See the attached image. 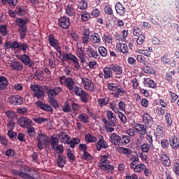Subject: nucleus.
<instances>
[{"instance_id": "obj_1", "label": "nucleus", "mask_w": 179, "mask_h": 179, "mask_svg": "<svg viewBox=\"0 0 179 179\" xmlns=\"http://www.w3.org/2000/svg\"><path fill=\"white\" fill-rule=\"evenodd\" d=\"M48 102L51 106L55 108H58V101L55 99V97L62 92V87H55L54 89L51 87L46 88Z\"/></svg>"}, {"instance_id": "obj_2", "label": "nucleus", "mask_w": 179, "mask_h": 179, "mask_svg": "<svg viewBox=\"0 0 179 179\" xmlns=\"http://www.w3.org/2000/svg\"><path fill=\"white\" fill-rule=\"evenodd\" d=\"M59 138H62L60 141L61 143H64V145H70V148H71V149H75L76 145H79L80 143V139L74 137L71 140V136H68V134L65 132H62L59 135Z\"/></svg>"}, {"instance_id": "obj_3", "label": "nucleus", "mask_w": 179, "mask_h": 179, "mask_svg": "<svg viewBox=\"0 0 179 179\" xmlns=\"http://www.w3.org/2000/svg\"><path fill=\"white\" fill-rule=\"evenodd\" d=\"M110 155H101L100 157V162L99 163V167L103 171H108V173H113L114 171V166L110 164Z\"/></svg>"}, {"instance_id": "obj_4", "label": "nucleus", "mask_w": 179, "mask_h": 179, "mask_svg": "<svg viewBox=\"0 0 179 179\" xmlns=\"http://www.w3.org/2000/svg\"><path fill=\"white\" fill-rule=\"evenodd\" d=\"M62 62H66V61H72L74 64V68L79 71L80 69V64H79V59L76 57V55L72 53H67L63 55V59H62Z\"/></svg>"}, {"instance_id": "obj_5", "label": "nucleus", "mask_w": 179, "mask_h": 179, "mask_svg": "<svg viewBox=\"0 0 179 179\" xmlns=\"http://www.w3.org/2000/svg\"><path fill=\"white\" fill-rule=\"evenodd\" d=\"M59 83L61 85H64L69 90H73V86H75V80H73V78L62 76L59 77Z\"/></svg>"}, {"instance_id": "obj_6", "label": "nucleus", "mask_w": 179, "mask_h": 179, "mask_svg": "<svg viewBox=\"0 0 179 179\" xmlns=\"http://www.w3.org/2000/svg\"><path fill=\"white\" fill-rule=\"evenodd\" d=\"M48 41L50 47L55 48V50H56V51H57V52H59V55H62L59 41L55 38V35H54V34H50L48 36Z\"/></svg>"}, {"instance_id": "obj_7", "label": "nucleus", "mask_w": 179, "mask_h": 179, "mask_svg": "<svg viewBox=\"0 0 179 179\" xmlns=\"http://www.w3.org/2000/svg\"><path fill=\"white\" fill-rule=\"evenodd\" d=\"M81 85L87 92H94V90H96V87H94V83L93 81L86 77L81 78Z\"/></svg>"}, {"instance_id": "obj_8", "label": "nucleus", "mask_w": 179, "mask_h": 179, "mask_svg": "<svg viewBox=\"0 0 179 179\" xmlns=\"http://www.w3.org/2000/svg\"><path fill=\"white\" fill-rule=\"evenodd\" d=\"M95 146L97 152H100L101 149H108L110 148L108 143L104 140V136L101 135L98 136V141H96Z\"/></svg>"}, {"instance_id": "obj_9", "label": "nucleus", "mask_w": 179, "mask_h": 179, "mask_svg": "<svg viewBox=\"0 0 179 179\" xmlns=\"http://www.w3.org/2000/svg\"><path fill=\"white\" fill-rule=\"evenodd\" d=\"M57 24L61 29H64V30H67V29H69V27H71V19L66 15L60 17L58 20Z\"/></svg>"}, {"instance_id": "obj_10", "label": "nucleus", "mask_w": 179, "mask_h": 179, "mask_svg": "<svg viewBox=\"0 0 179 179\" xmlns=\"http://www.w3.org/2000/svg\"><path fill=\"white\" fill-rule=\"evenodd\" d=\"M30 89L32 92H34V96L36 97V99H42L44 96V90H43V87L38 86V85H31Z\"/></svg>"}, {"instance_id": "obj_11", "label": "nucleus", "mask_w": 179, "mask_h": 179, "mask_svg": "<svg viewBox=\"0 0 179 179\" xmlns=\"http://www.w3.org/2000/svg\"><path fill=\"white\" fill-rule=\"evenodd\" d=\"M143 124L148 128H152L154 124L153 117L149 113H144L142 116Z\"/></svg>"}, {"instance_id": "obj_12", "label": "nucleus", "mask_w": 179, "mask_h": 179, "mask_svg": "<svg viewBox=\"0 0 179 179\" xmlns=\"http://www.w3.org/2000/svg\"><path fill=\"white\" fill-rule=\"evenodd\" d=\"M8 101L13 106H22L23 104V98L20 95H13L8 98Z\"/></svg>"}, {"instance_id": "obj_13", "label": "nucleus", "mask_w": 179, "mask_h": 179, "mask_svg": "<svg viewBox=\"0 0 179 179\" xmlns=\"http://www.w3.org/2000/svg\"><path fill=\"white\" fill-rule=\"evenodd\" d=\"M116 50L117 52H121L124 56L127 57L129 52V48L125 43H118L116 44Z\"/></svg>"}, {"instance_id": "obj_14", "label": "nucleus", "mask_w": 179, "mask_h": 179, "mask_svg": "<svg viewBox=\"0 0 179 179\" xmlns=\"http://www.w3.org/2000/svg\"><path fill=\"white\" fill-rule=\"evenodd\" d=\"M17 58L21 62H23L24 65L28 66L29 68L33 67V64H31V60H30V56L26 55V53L20 55Z\"/></svg>"}, {"instance_id": "obj_15", "label": "nucleus", "mask_w": 179, "mask_h": 179, "mask_svg": "<svg viewBox=\"0 0 179 179\" xmlns=\"http://www.w3.org/2000/svg\"><path fill=\"white\" fill-rule=\"evenodd\" d=\"M116 13L120 16H125L127 15V8L120 2H117L115 6Z\"/></svg>"}, {"instance_id": "obj_16", "label": "nucleus", "mask_w": 179, "mask_h": 179, "mask_svg": "<svg viewBox=\"0 0 179 179\" xmlns=\"http://www.w3.org/2000/svg\"><path fill=\"white\" fill-rule=\"evenodd\" d=\"M110 142L114 145V146H116L117 148H120V145H121V136L113 133L111 136H110Z\"/></svg>"}, {"instance_id": "obj_17", "label": "nucleus", "mask_w": 179, "mask_h": 179, "mask_svg": "<svg viewBox=\"0 0 179 179\" xmlns=\"http://www.w3.org/2000/svg\"><path fill=\"white\" fill-rule=\"evenodd\" d=\"M90 30L89 29H86L83 31L81 36L82 44L84 45H87V44H89V38H90Z\"/></svg>"}, {"instance_id": "obj_18", "label": "nucleus", "mask_w": 179, "mask_h": 179, "mask_svg": "<svg viewBox=\"0 0 179 179\" xmlns=\"http://www.w3.org/2000/svg\"><path fill=\"white\" fill-rule=\"evenodd\" d=\"M169 145L172 149L177 150L179 148L178 138L176 135H173L169 138Z\"/></svg>"}, {"instance_id": "obj_19", "label": "nucleus", "mask_w": 179, "mask_h": 179, "mask_svg": "<svg viewBox=\"0 0 179 179\" xmlns=\"http://www.w3.org/2000/svg\"><path fill=\"white\" fill-rule=\"evenodd\" d=\"M148 127L143 124H137L134 126V129L138 132L139 135H146V131H148Z\"/></svg>"}, {"instance_id": "obj_20", "label": "nucleus", "mask_w": 179, "mask_h": 179, "mask_svg": "<svg viewBox=\"0 0 179 179\" xmlns=\"http://www.w3.org/2000/svg\"><path fill=\"white\" fill-rule=\"evenodd\" d=\"M27 173L22 172L20 173V177H22V178L34 179V175L37 174V171L30 169H27Z\"/></svg>"}, {"instance_id": "obj_21", "label": "nucleus", "mask_w": 179, "mask_h": 179, "mask_svg": "<svg viewBox=\"0 0 179 179\" xmlns=\"http://www.w3.org/2000/svg\"><path fill=\"white\" fill-rule=\"evenodd\" d=\"M85 55H87L88 58H94L95 59H97V58H99L100 57L97 51L91 48H87Z\"/></svg>"}, {"instance_id": "obj_22", "label": "nucleus", "mask_w": 179, "mask_h": 179, "mask_svg": "<svg viewBox=\"0 0 179 179\" xmlns=\"http://www.w3.org/2000/svg\"><path fill=\"white\" fill-rule=\"evenodd\" d=\"M10 67L13 71H16L17 72H22L23 71V64L20 62L13 61L10 63Z\"/></svg>"}, {"instance_id": "obj_23", "label": "nucleus", "mask_w": 179, "mask_h": 179, "mask_svg": "<svg viewBox=\"0 0 179 179\" xmlns=\"http://www.w3.org/2000/svg\"><path fill=\"white\" fill-rule=\"evenodd\" d=\"M36 106L41 108V110H43V111H49L50 113H52L54 111V109H52V107L50 106L49 104L43 103V101H38L36 102Z\"/></svg>"}, {"instance_id": "obj_24", "label": "nucleus", "mask_w": 179, "mask_h": 179, "mask_svg": "<svg viewBox=\"0 0 179 179\" xmlns=\"http://www.w3.org/2000/svg\"><path fill=\"white\" fill-rule=\"evenodd\" d=\"M106 117H107V121L110 124H116L117 123V117H115V114L113 113L111 110H107L106 111Z\"/></svg>"}, {"instance_id": "obj_25", "label": "nucleus", "mask_w": 179, "mask_h": 179, "mask_svg": "<svg viewBox=\"0 0 179 179\" xmlns=\"http://www.w3.org/2000/svg\"><path fill=\"white\" fill-rule=\"evenodd\" d=\"M143 85L145 87H150L151 89H155L157 87V84L153 81V80L150 79L149 78H145L143 79Z\"/></svg>"}, {"instance_id": "obj_26", "label": "nucleus", "mask_w": 179, "mask_h": 179, "mask_svg": "<svg viewBox=\"0 0 179 179\" xmlns=\"http://www.w3.org/2000/svg\"><path fill=\"white\" fill-rule=\"evenodd\" d=\"M103 72L104 73V79H111V78L114 76V75H113L111 65H110V66H106L103 68Z\"/></svg>"}, {"instance_id": "obj_27", "label": "nucleus", "mask_w": 179, "mask_h": 179, "mask_svg": "<svg viewBox=\"0 0 179 179\" xmlns=\"http://www.w3.org/2000/svg\"><path fill=\"white\" fill-rule=\"evenodd\" d=\"M65 10L66 15L67 16H70V17H72V16H75L76 15V13L75 12V8H73V4H69L66 6Z\"/></svg>"}, {"instance_id": "obj_28", "label": "nucleus", "mask_w": 179, "mask_h": 179, "mask_svg": "<svg viewBox=\"0 0 179 179\" xmlns=\"http://www.w3.org/2000/svg\"><path fill=\"white\" fill-rule=\"evenodd\" d=\"M155 131V138L157 139L164 137V129L160 124L157 126Z\"/></svg>"}, {"instance_id": "obj_29", "label": "nucleus", "mask_w": 179, "mask_h": 179, "mask_svg": "<svg viewBox=\"0 0 179 179\" xmlns=\"http://www.w3.org/2000/svg\"><path fill=\"white\" fill-rule=\"evenodd\" d=\"M30 122H31V120L24 117H20L17 120V124L20 125L22 128H24L25 127H29L30 125Z\"/></svg>"}, {"instance_id": "obj_30", "label": "nucleus", "mask_w": 179, "mask_h": 179, "mask_svg": "<svg viewBox=\"0 0 179 179\" xmlns=\"http://www.w3.org/2000/svg\"><path fill=\"white\" fill-rule=\"evenodd\" d=\"M110 68L112 69V72L115 73V75L120 76L122 75V67L118 64H110Z\"/></svg>"}, {"instance_id": "obj_31", "label": "nucleus", "mask_w": 179, "mask_h": 179, "mask_svg": "<svg viewBox=\"0 0 179 179\" xmlns=\"http://www.w3.org/2000/svg\"><path fill=\"white\" fill-rule=\"evenodd\" d=\"M40 140L43 143H48V136L47 134H43L41 130H38V135L36 136V141Z\"/></svg>"}, {"instance_id": "obj_32", "label": "nucleus", "mask_w": 179, "mask_h": 179, "mask_svg": "<svg viewBox=\"0 0 179 179\" xmlns=\"http://www.w3.org/2000/svg\"><path fill=\"white\" fill-rule=\"evenodd\" d=\"M102 121L103 124H105V127L106 128V131L108 132H113L114 131V127H115L116 123H110L108 121H107V119L102 118Z\"/></svg>"}, {"instance_id": "obj_33", "label": "nucleus", "mask_w": 179, "mask_h": 179, "mask_svg": "<svg viewBox=\"0 0 179 179\" xmlns=\"http://www.w3.org/2000/svg\"><path fill=\"white\" fill-rule=\"evenodd\" d=\"M90 41L92 44H99L101 41V37L97 33H94L90 36Z\"/></svg>"}, {"instance_id": "obj_34", "label": "nucleus", "mask_w": 179, "mask_h": 179, "mask_svg": "<svg viewBox=\"0 0 179 179\" xmlns=\"http://www.w3.org/2000/svg\"><path fill=\"white\" fill-rule=\"evenodd\" d=\"M131 142V137L128 135L121 134L120 135V146H125Z\"/></svg>"}, {"instance_id": "obj_35", "label": "nucleus", "mask_w": 179, "mask_h": 179, "mask_svg": "<svg viewBox=\"0 0 179 179\" xmlns=\"http://www.w3.org/2000/svg\"><path fill=\"white\" fill-rule=\"evenodd\" d=\"M160 160L164 167H170L171 165L170 158L166 155H162V156H160Z\"/></svg>"}, {"instance_id": "obj_36", "label": "nucleus", "mask_w": 179, "mask_h": 179, "mask_svg": "<svg viewBox=\"0 0 179 179\" xmlns=\"http://www.w3.org/2000/svg\"><path fill=\"white\" fill-rule=\"evenodd\" d=\"M8 87V78L0 76V90H5Z\"/></svg>"}, {"instance_id": "obj_37", "label": "nucleus", "mask_w": 179, "mask_h": 179, "mask_svg": "<svg viewBox=\"0 0 179 179\" xmlns=\"http://www.w3.org/2000/svg\"><path fill=\"white\" fill-rule=\"evenodd\" d=\"M15 12L18 16H24V15H26V7L23 6H17Z\"/></svg>"}, {"instance_id": "obj_38", "label": "nucleus", "mask_w": 179, "mask_h": 179, "mask_svg": "<svg viewBox=\"0 0 179 179\" xmlns=\"http://www.w3.org/2000/svg\"><path fill=\"white\" fill-rule=\"evenodd\" d=\"M57 164L60 169H62L64 166L66 164V157L59 155L57 159Z\"/></svg>"}, {"instance_id": "obj_39", "label": "nucleus", "mask_w": 179, "mask_h": 179, "mask_svg": "<svg viewBox=\"0 0 179 179\" xmlns=\"http://www.w3.org/2000/svg\"><path fill=\"white\" fill-rule=\"evenodd\" d=\"M85 141L87 143H94L97 142V137L93 136L92 134H88L85 136Z\"/></svg>"}, {"instance_id": "obj_40", "label": "nucleus", "mask_w": 179, "mask_h": 179, "mask_svg": "<svg viewBox=\"0 0 179 179\" xmlns=\"http://www.w3.org/2000/svg\"><path fill=\"white\" fill-rule=\"evenodd\" d=\"M110 103L109 97L100 98L98 99V105L99 107H106Z\"/></svg>"}, {"instance_id": "obj_41", "label": "nucleus", "mask_w": 179, "mask_h": 179, "mask_svg": "<svg viewBox=\"0 0 179 179\" xmlns=\"http://www.w3.org/2000/svg\"><path fill=\"white\" fill-rule=\"evenodd\" d=\"M78 120L83 124H89V116L86 113H82L78 116Z\"/></svg>"}, {"instance_id": "obj_42", "label": "nucleus", "mask_w": 179, "mask_h": 179, "mask_svg": "<svg viewBox=\"0 0 179 179\" xmlns=\"http://www.w3.org/2000/svg\"><path fill=\"white\" fill-rule=\"evenodd\" d=\"M27 24V20H26L18 18L16 20V24L17 26H18L19 29L27 27V26H26Z\"/></svg>"}, {"instance_id": "obj_43", "label": "nucleus", "mask_w": 179, "mask_h": 179, "mask_svg": "<svg viewBox=\"0 0 179 179\" xmlns=\"http://www.w3.org/2000/svg\"><path fill=\"white\" fill-rule=\"evenodd\" d=\"M29 46L26 43H20L18 45L17 50L19 51H23L24 54H27V50H29Z\"/></svg>"}, {"instance_id": "obj_44", "label": "nucleus", "mask_w": 179, "mask_h": 179, "mask_svg": "<svg viewBox=\"0 0 179 179\" xmlns=\"http://www.w3.org/2000/svg\"><path fill=\"white\" fill-rule=\"evenodd\" d=\"M170 55L169 53H165L163 56L161 57V62L166 65H170V62H171V59H170Z\"/></svg>"}, {"instance_id": "obj_45", "label": "nucleus", "mask_w": 179, "mask_h": 179, "mask_svg": "<svg viewBox=\"0 0 179 179\" xmlns=\"http://www.w3.org/2000/svg\"><path fill=\"white\" fill-rule=\"evenodd\" d=\"M34 122H36V124H44V122H48L50 121V119L45 118V117H35L33 119Z\"/></svg>"}, {"instance_id": "obj_46", "label": "nucleus", "mask_w": 179, "mask_h": 179, "mask_svg": "<svg viewBox=\"0 0 179 179\" xmlns=\"http://www.w3.org/2000/svg\"><path fill=\"white\" fill-rule=\"evenodd\" d=\"M120 149V153H122V155H124L126 157L131 156V155L132 154V150L129 148L121 147Z\"/></svg>"}, {"instance_id": "obj_47", "label": "nucleus", "mask_w": 179, "mask_h": 179, "mask_svg": "<svg viewBox=\"0 0 179 179\" xmlns=\"http://www.w3.org/2000/svg\"><path fill=\"white\" fill-rule=\"evenodd\" d=\"M27 134L28 136L30 138H33L34 135H36V130H34V127L33 126H27Z\"/></svg>"}, {"instance_id": "obj_48", "label": "nucleus", "mask_w": 179, "mask_h": 179, "mask_svg": "<svg viewBox=\"0 0 179 179\" xmlns=\"http://www.w3.org/2000/svg\"><path fill=\"white\" fill-rule=\"evenodd\" d=\"M81 159L82 160H86L87 162H90V160L93 159V157L92 156V155H90V153H89V152L84 151L81 156Z\"/></svg>"}, {"instance_id": "obj_49", "label": "nucleus", "mask_w": 179, "mask_h": 179, "mask_svg": "<svg viewBox=\"0 0 179 179\" xmlns=\"http://www.w3.org/2000/svg\"><path fill=\"white\" fill-rule=\"evenodd\" d=\"M103 41L106 44H112L113 43V36L108 34H103Z\"/></svg>"}, {"instance_id": "obj_50", "label": "nucleus", "mask_w": 179, "mask_h": 179, "mask_svg": "<svg viewBox=\"0 0 179 179\" xmlns=\"http://www.w3.org/2000/svg\"><path fill=\"white\" fill-rule=\"evenodd\" d=\"M59 140L57 137H51L50 146L51 149H55L56 146L59 145Z\"/></svg>"}, {"instance_id": "obj_51", "label": "nucleus", "mask_w": 179, "mask_h": 179, "mask_svg": "<svg viewBox=\"0 0 179 179\" xmlns=\"http://www.w3.org/2000/svg\"><path fill=\"white\" fill-rule=\"evenodd\" d=\"M109 106L114 113H118V103L116 101H113L112 102L109 103Z\"/></svg>"}, {"instance_id": "obj_52", "label": "nucleus", "mask_w": 179, "mask_h": 179, "mask_svg": "<svg viewBox=\"0 0 179 179\" xmlns=\"http://www.w3.org/2000/svg\"><path fill=\"white\" fill-rule=\"evenodd\" d=\"M15 153L16 152L15 150L12 148H9L4 152V155L6 156V157H15Z\"/></svg>"}, {"instance_id": "obj_53", "label": "nucleus", "mask_w": 179, "mask_h": 179, "mask_svg": "<svg viewBox=\"0 0 179 179\" xmlns=\"http://www.w3.org/2000/svg\"><path fill=\"white\" fill-rule=\"evenodd\" d=\"M17 31L19 34L20 35V39L23 40L24 37H26V34L27 33V27L18 28Z\"/></svg>"}, {"instance_id": "obj_54", "label": "nucleus", "mask_w": 179, "mask_h": 179, "mask_svg": "<svg viewBox=\"0 0 179 179\" xmlns=\"http://www.w3.org/2000/svg\"><path fill=\"white\" fill-rule=\"evenodd\" d=\"M165 121H166L168 127H171V125H173V119H171V113H166L165 115Z\"/></svg>"}, {"instance_id": "obj_55", "label": "nucleus", "mask_w": 179, "mask_h": 179, "mask_svg": "<svg viewBox=\"0 0 179 179\" xmlns=\"http://www.w3.org/2000/svg\"><path fill=\"white\" fill-rule=\"evenodd\" d=\"M34 75L37 78V79H38V80H44V74L42 70H37Z\"/></svg>"}, {"instance_id": "obj_56", "label": "nucleus", "mask_w": 179, "mask_h": 179, "mask_svg": "<svg viewBox=\"0 0 179 179\" xmlns=\"http://www.w3.org/2000/svg\"><path fill=\"white\" fill-rule=\"evenodd\" d=\"M125 93V90L122 87L117 86L116 88L115 92L113 93L115 97H118V96H122Z\"/></svg>"}, {"instance_id": "obj_57", "label": "nucleus", "mask_w": 179, "mask_h": 179, "mask_svg": "<svg viewBox=\"0 0 179 179\" xmlns=\"http://www.w3.org/2000/svg\"><path fill=\"white\" fill-rule=\"evenodd\" d=\"M150 148V144L145 143L141 146V150H142L143 153H149Z\"/></svg>"}, {"instance_id": "obj_58", "label": "nucleus", "mask_w": 179, "mask_h": 179, "mask_svg": "<svg viewBox=\"0 0 179 179\" xmlns=\"http://www.w3.org/2000/svg\"><path fill=\"white\" fill-rule=\"evenodd\" d=\"M161 146L162 149H168L170 148V141H169L167 138L161 140Z\"/></svg>"}, {"instance_id": "obj_59", "label": "nucleus", "mask_w": 179, "mask_h": 179, "mask_svg": "<svg viewBox=\"0 0 179 179\" xmlns=\"http://www.w3.org/2000/svg\"><path fill=\"white\" fill-rule=\"evenodd\" d=\"M78 9L80 10H85V9H87V1L86 0L80 1L78 5Z\"/></svg>"}, {"instance_id": "obj_60", "label": "nucleus", "mask_w": 179, "mask_h": 179, "mask_svg": "<svg viewBox=\"0 0 179 179\" xmlns=\"http://www.w3.org/2000/svg\"><path fill=\"white\" fill-rule=\"evenodd\" d=\"M98 50L101 56L103 57H107V48H106L104 46H99Z\"/></svg>"}, {"instance_id": "obj_61", "label": "nucleus", "mask_w": 179, "mask_h": 179, "mask_svg": "<svg viewBox=\"0 0 179 179\" xmlns=\"http://www.w3.org/2000/svg\"><path fill=\"white\" fill-rule=\"evenodd\" d=\"M52 150L57 152V155H62V153H64V145L60 144L55 147V148H53Z\"/></svg>"}, {"instance_id": "obj_62", "label": "nucleus", "mask_w": 179, "mask_h": 179, "mask_svg": "<svg viewBox=\"0 0 179 179\" xmlns=\"http://www.w3.org/2000/svg\"><path fill=\"white\" fill-rule=\"evenodd\" d=\"M0 34H1V36H8V27H6V25H0Z\"/></svg>"}, {"instance_id": "obj_63", "label": "nucleus", "mask_w": 179, "mask_h": 179, "mask_svg": "<svg viewBox=\"0 0 179 179\" xmlns=\"http://www.w3.org/2000/svg\"><path fill=\"white\" fill-rule=\"evenodd\" d=\"M67 157L69 159L70 162H75V155L73 154V150L71 149L67 150Z\"/></svg>"}, {"instance_id": "obj_64", "label": "nucleus", "mask_w": 179, "mask_h": 179, "mask_svg": "<svg viewBox=\"0 0 179 179\" xmlns=\"http://www.w3.org/2000/svg\"><path fill=\"white\" fill-rule=\"evenodd\" d=\"M142 68L143 72L144 73H152V68L150 67V64L146 63V65Z\"/></svg>"}]
</instances>
